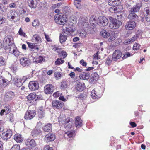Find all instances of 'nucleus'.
I'll return each mask as SVG.
<instances>
[{"mask_svg":"<svg viewBox=\"0 0 150 150\" xmlns=\"http://www.w3.org/2000/svg\"><path fill=\"white\" fill-rule=\"evenodd\" d=\"M54 20L57 24L64 25L66 23L67 17L63 14H58L54 16Z\"/></svg>","mask_w":150,"mask_h":150,"instance_id":"f257e3e1","label":"nucleus"},{"mask_svg":"<svg viewBox=\"0 0 150 150\" xmlns=\"http://www.w3.org/2000/svg\"><path fill=\"white\" fill-rule=\"evenodd\" d=\"M110 28L112 29H115L118 28L122 25L121 21L116 19L110 17Z\"/></svg>","mask_w":150,"mask_h":150,"instance_id":"f03ea898","label":"nucleus"},{"mask_svg":"<svg viewBox=\"0 0 150 150\" xmlns=\"http://www.w3.org/2000/svg\"><path fill=\"white\" fill-rule=\"evenodd\" d=\"M13 37L10 35H8L5 38L3 41V46L4 49H9L12 45H15L13 44Z\"/></svg>","mask_w":150,"mask_h":150,"instance_id":"7ed1b4c3","label":"nucleus"},{"mask_svg":"<svg viewBox=\"0 0 150 150\" xmlns=\"http://www.w3.org/2000/svg\"><path fill=\"white\" fill-rule=\"evenodd\" d=\"M7 18L10 20H14V21H18L20 19V16L18 13L12 10L10 11L8 13Z\"/></svg>","mask_w":150,"mask_h":150,"instance_id":"20e7f679","label":"nucleus"},{"mask_svg":"<svg viewBox=\"0 0 150 150\" xmlns=\"http://www.w3.org/2000/svg\"><path fill=\"white\" fill-rule=\"evenodd\" d=\"M98 25L104 26L107 25L108 23V19L105 17L100 16L98 18Z\"/></svg>","mask_w":150,"mask_h":150,"instance_id":"39448f33","label":"nucleus"},{"mask_svg":"<svg viewBox=\"0 0 150 150\" xmlns=\"http://www.w3.org/2000/svg\"><path fill=\"white\" fill-rule=\"evenodd\" d=\"M123 9L122 6L121 5L117 6H113L110 7L109 9V11L112 13H119L122 11Z\"/></svg>","mask_w":150,"mask_h":150,"instance_id":"423d86ee","label":"nucleus"},{"mask_svg":"<svg viewBox=\"0 0 150 150\" xmlns=\"http://www.w3.org/2000/svg\"><path fill=\"white\" fill-rule=\"evenodd\" d=\"M36 112L35 110H28L25 114L24 118L26 120H30L35 116Z\"/></svg>","mask_w":150,"mask_h":150,"instance_id":"0eeeda50","label":"nucleus"},{"mask_svg":"<svg viewBox=\"0 0 150 150\" xmlns=\"http://www.w3.org/2000/svg\"><path fill=\"white\" fill-rule=\"evenodd\" d=\"M25 144L26 146L31 149L35 147L37 144L35 141L31 139H28L26 140Z\"/></svg>","mask_w":150,"mask_h":150,"instance_id":"6e6552de","label":"nucleus"},{"mask_svg":"<svg viewBox=\"0 0 150 150\" xmlns=\"http://www.w3.org/2000/svg\"><path fill=\"white\" fill-rule=\"evenodd\" d=\"M29 88L30 90L34 91L38 89L39 84L36 81H31L29 83Z\"/></svg>","mask_w":150,"mask_h":150,"instance_id":"1a4fd4ad","label":"nucleus"},{"mask_svg":"<svg viewBox=\"0 0 150 150\" xmlns=\"http://www.w3.org/2000/svg\"><path fill=\"white\" fill-rule=\"evenodd\" d=\"M12 134V131L10 129H9L2 133L1 137L4 140H7L11 138Z\"/></svg>","mask_w":150,"mask_h":150,"instance_id":"9d476101","label":"nucleus"},{"mask_svg":"<svg viewBox=\"0 0 150 150\" xmlns=\"http://www.w3.org/2000/svg\"><path fill=\"white\" fill-rule=\"evenodd\" d=\"M20 64L23 67L29 66L30 63V60L27 57H22L20 59Z\"/></svg>","mask_w":150,"mask_h":150,"instance_id":"9b49d317","label":"nucleus"},{"mask_svg":"<svg viewBox=\"0 0 150 150\" xmlns=\"http://www.w3.org/2000/svg\"><path fill=\"white\" fill-rule=\"evenodd\" d=\"M54 90V86L51 84L46 85L44 87V92L46 94H51Z\"/></svg>","mask_w":150,"mask_h":150,"instance_id":"f8f14e48","label":"nucleus"},{"mask_svg":"<svg viewBox=\"0 0 150 150\" xmlns=\"http://www.w3.org/2000/svg\"><path fill=\"white\" fill-rule=\"evenodd\" d=\"M52 106L54 108L60 109L62 108L64 105L63 103L60 101L54 100L52 102Z\"/></svg>","mask_w":150,"mask_h":150,"instance_id":"ddd939ff","label":"nucleus"},{"mask_svg":"<svg viewBox=\"0 0 150 150\" xmlns=\"http://www.w3.org/2000/svg\"><path fill=\"white\" fill-rule=\"evenodd\" d=\"M9 49V52L13 54L15 56L17 57L19 55L20 52L17 50V47L15 45H12Z\"/></svg>","mask_w":150,"mask_h":150,"instance_id":"4468645a","label":"nucleus"},{"mask_svg":"<svg viewBox=\"0 0 150 150\" xmlns=\"http://www.w3.org/2000/svg\"><path fill=\"white\" fill-rule=\"evenodd\" d=\"M89 22L91 25L95 27L98 25V20L94 16H91L90 18Z\"/></svg>","mask_w":150,"mask_h":150,"instance_id":"2eb2a0df","label":"nucleus"},{"mask_svg":"<svg viewBox=\"0 0 150 150\" xmlns=\"http://www.w3.org/2000/svg\"><path fill=\"white\" fill-rule=\"evenodd\" d=\"M136 26V23L134 21H128L125 25V28L126 30H131L133 29Z\"/></svg>","mask_w":150,"mask_h":150,"instance_id":"dca6fc26","label":"nucleus"},{"mask_svg":"<svg viewBox=\"0 0 150 150\" xmlns=\"http://www.w3.org/2000/svg\"><path fill=\"white\" fill-rule=\"evenodd\" d=\"M122 53L119 50H116L112 54V59L114 61H116L119 59L122 56Z\"/></svg>","mask_w":150,"mask_h":150,"instance_id":"f3484780","label":"nucleus"},{"mask_svg":"<svg viewBox=\"0 0 150 150\" xmlns=\"http://www.w3.org/2000/svg\"><path fill=\"white\" fill-rule=\"evenodd\" d=\"M55 138L54 134L52 133H50L47 134L44 138V140L48 142L50 141H54Z\"/></svg>","mask_w":150,"mask_h":150,"instance_id":"a211bd4d","label":"nucleus"},{"mask_svg":"<svg viewBox=\"0 0 150 150\" xmlns=\"http://www.w3.org/2000/svg\"><path fill=\"white\" fill-rule=\"evenodd\" d=\"M85 87V84L83 83L77 82L75 84V88L78 91H81L84 89Z\"/></svg>","mask_w":150,"mask_h":150,"instance_id":"6ab92c4d","label":"nucleus"},{"mask_svg":"<svg viewBox=\"0 0 150 150\" xmlns=\"http://www.w3.org/2000/svg\"><path fill=\"white\" fill-rule=\"evenodd\" d=\"M15 97L14 93L12 91H9L6 93L4 99L6 101L11 100Z\"/></svg>","mask_w":150,"mask_h":150,"instance_id":"aec40b11","label":"nucleus"},{"mask_svg":"<svg viewBox=\"0 0 150 150\" xmlns=\"http://www.w3.org/2000/svg\"><path fill=\"white\" fill-rule=\"evenodd\" d=\"M144 14L146 20L150 22V8H146L144 9Z\"/></svg>","mask_w":150,"mask_h":150,"instance_id":"412c9836","label":"nucleus"},{"mask_svg":"<svg viewBox=\"0 0 150 150\" xmlns=\"http://www.w3.org/2000/svg\"><path fill=\"white\" fill-rule=\"evenodd\" d=\"M73 121L72 119L67 118L66 120L65 126L66 128H71L73 124Z\"/></svg>","mask_w":150,"mask_h":150,"instance_id":"4be33fe9","label":"nucleus"},{"mask_svg":"<svg viewBox=\"0 0 150 150\" xmlns=\"http://www.w3.org/2000/svg\"><path fill=\"white\" fill-rule=\"evenodd\" d=\"M42 134V131L40 128H35L33 129L31 133V135L33 137L40 136Z\"/></svg>","mask_w":150,"mask_h":150,"instance_id":"5701e85b","label":"nucleus"},{"mask_svg":"<svg viewBox=\"0 0 150 150\" xmlns=\"http://www.w3.org/2000/svg\"><path fill=\"white\" fill-rule=\"evenodd\" d=\"M27 3L31 8H35L37 7V2L36 0H28Z\"/></svg>","mask_w":150,"mask_h":150,"instance_id":"b1692460","label":"nucleus"},{"mask_svg":"<svg viewBox=\"0 0 150 150\" xmlns=\"http://www.w3.org/2000/svg\"><path fill=\"white\" fill-rule=\"evenodd\" d=\"M98 74L96 72H94L92 74L90 80V82L91 83H94L98 79Z\"/></svg>","mask_w":150,"mask_h":150,"instance_id":"393cba45","label":"nucleus"},{"mask_svg":"<svg viewBox=\"0 0 150 150\" xmlns=\"http://www.w3.org/2000/svg\"><path fill=\"white\" fill-rule=\"evenodd\" d=\"M90 77V74L89 73L83 72L81 73L80 75V78L83 80H88Z\"/></svg>","mask_w":150,"mask_h":150,"instance_id":"a878e982","label":"nucleus"},{"mask_svg":"<svg viewBox=\"0 0 150 150\" xmlns=\"http://www.w3.org/2000/svg\"><path fill=\"white\" fill-rule=\"evenodd\" d=\"M43 130L45 132H50L52 130V125L50 123H47L43 127Z\"/></svg>","mask_w":150,"mask_h":150,"instance_id":"bb28decb","label":"nucleus"},{"mask_svg":"<svg viewBox=\"0 0 150 150\" xmlns=\"http://www.w3.org/2000/svg\"><path fill=\"white\" fill-rule=\"evenodd\" d=\"M75 125L76 127H79L82 125V120L79 117H77L75 118Z\"/></svg>","mask_w":150,"mask_h":150,"instance_id":"cd10ccee","label":"nucleus"},{"mask_svg":"<svg viewBox=\"0 0 150 150\" xmlns=\"http://www.w3.org/2000/svg\"><path fill=\"white\" fill-rule=\"evenodd\" d=\"M121 1V0H109L108 3L109 5L114 6L118 5Z\"/></svg>","mask_w":150,"mask_h":150,"instance_id":"c85d7f7f","label":"nucleus"},{"mask_svg":"<svg viewBox=\"0 0 150 150\" xmlns=\"http://www.w3.org/2000/svg\"><path fill=\"white\" fill-rule=\"evenodd\" d=\"M43 58L42 56H40L34 57L33 59V62L35 63H40L43 60Z\"/></svg>","mask_w":150,"mask_h":150,"instance_id":"c756f323","label":"nucleus"},{"mask_svg":"<svg viewBox=\"0 0 150 150\" xmlns=\"http://www.w3.org/2000/svg\"><path fill=\"white\" fill-rule=\"evenodd\" d=\"M140 7V5L139 4H137L136 5L134 6L133 8L129 11L130 12H136L139 10Z\"/></svg>","mask_w":150,"mask_h":150,"instance_id":"7c9ffc66","label":"nucleus"},{"mask_svg":"<svg viewBox=\"0 0 150 150\" xmlns=\"http://www.w3.org/2000/svg\"><path fill=\"white\" fill-rule=\"evenodd\" d=\"M129 14L128 16V18L131 20H135L137 18L138 16L134 13L132 12H129Z\"/></svg>","mask_w":150,"mask_h":150,"instance_id":"2f4dec72","label":"nucleus"},{"mask_svg":"<svg viewBox=\"0 0 150 150\" xmlns=\"http://www.w3.org/2000/svg\"><path fill=\"white\" fill-rule=\"evenodd\" d=\"M14 139L17 142L20 143L23 140V138L19 134H16L14 137Z\"/></svg>","mask_w":150,"mask_h":150,"instance_id":"473e14b6","label":"nucleus"},{"mask_svg":"<svg viewBox=\"0 0 150 150\" xmlns=\"http://www.w3.org/2000/svg\"><path fill=\"white\" fill-rule=\"evenodd\" d=\"M100 34L104 38H107L110 35V33L104 29L101 30L100 32Z\"/></svg>","mask_w":150,"mask_h":150,"instance_id":"72a5a7b5","label":"nucleus"},{"mask_svg":"<svg viewBox=\"0 0 150 150\" xmlns=\"http://www.w3.org/2000/svg\"><path fill=\"white\" fill-rule=\"evenodd\" d=\"M74 31V29L70 27H67L66 29H63L62 32L65 33L67 35L70 34L71 32H72Z\"/></svg>","mask_w":150,"mask_h":150,"instance_id":"f704fd0d","label":"nucleus"},{"mask_svg":"<svg viewBox=\"0 0 150 150\" xmlns=\"http://www.w3.org/2000/svg\"><path fill=\"white\" fill-rule=\"evenodd\" d=\"M74 136V131H69L66 132L64 135V136L65 138L67 137H73Z\"/></svg>","mask_w":150,"mask_h":150,"instance_id":"c9c22d12","label":"nucleus"},{"mask_svg":"<svg viewBox=\"0 0 150 150\" xmlns=\"http://www.w3.org/2000/svg\"><path fill=\"white\" fill-rule=\"evenodd\" d=\"M64 33H63V34H61L60 35L59 40L61 43L65 42L67 38V36Z\"/></svg>","mask_w":150,"mask_h":150,"instance_id":"e433bc0d","label":"nucleus"},{"mask_svg":"<svg viewBox=\"0 0 150 150\" xmlns=\"http://www.w3.org/2000/svg\"><path fill=\"white\" fill-rule=\"evenodd\" d=\"M36 96V94L35 93H32L29 94L27 96V98L29 100H32L35 98Z\"/></svg>","mask_w":150,"mask_h":150,"instance_id":"4c0bfd02","label":"nucleus"},{"mask_svg":"<svg viewBox=\"0 0 150 150\" xmlns=\"http://www.w3.org/2000/svg\"><path fill=\"white\" fill-rule=\"evenodd\" d=\"M32 39L35 40L36 42H41L42 40L41 38L39 35L36 34H35L33 36Z\"/></svg>","mask_w":150,"mask_h":150,"instance_id":"58836bf2","label":"nucleus"},{"mask_svg":"<svg viewBox=\"0 0 150 150\" xmlns=\"http://www.w3.org/2000/svg\"><path fill=\"white\" fill-rule=\"evenodd\" d=\"M6 64V59L2 56L0 57V66H5Z\"/></svg>","mask_w":150,"mask_h":150,"instance_id":"ea45409f","label":"nucleus"},{"mask_svg":"<svg viewBox=\"0 0 150 150\" xmlns=\"http://www.w3.org/2000/svg\"><path fill=\"white\" fill-rule=\"evenodd\" d=\"M9 82V81L5 79L0 78V85L3 84V85L6 86Z\"/></svg>","mask_w":150,"mask_h":150,"instance_id":"a19ab883","label":"nucleus"},{"mask_svg":"<svg viewBox=\"0 0 150 150\" xmlns=\"http://www.w3.org/2000/svg\"><path fill=\"white\" fill-rule=\"evenodd\" d=\"M81 0H75L74 3L77 8L80 9L81 8Z\"/></svg>","mask_w":150,"mask_h":150,"instance_id":"79ce46f5","label":"nucleus"},{"mask_svg":"<svg viewBox=\"0 0 150 150\" xmlns=\"http://www.w3.org/2000/svg\"><path fill=\"white\" fill-rule=\"evenodd\" d=\"M23 82L21 81V79H19V78L17 79L15 83V84L16 86L17 87H21L23 84Z\"/></svg>","mask_w":150,"mask_h":150,"instance_id":"37998d69","label":"nucleus"},{"mask_svg":"<svg viewBox=\"0 0 150 150\" xmlns=\"http://www.w3.org/2000/svg\"><path fill=\"white\" fill-rule=\"evenodd\" d=\"M91 96L92 98L93 99H96L98 97V95H97V93L96 92V91H95V90H93L91 91Z\"/></svg>","mask_w":150,"mask_h":150,"instance_id":"c03bdc74","label":"nucleus"},{"mask_svg":"<svg viewBox=\"0 0 150 150\" xmlns=\"http://www.w3.org/2000/svg\"><path fill=\"white\" fill-rule=\"evenodd\" d=\"M87 33L84 30H81L79 33V36L82 38H85L86 37Z\"/></svg>","mask_w":150,"mask_h":150,"instance_id":"a18cd8bd","label":"nucleus"},{"mask_svg":"<svg viewBox=\"0 0 150 150\" xmlns=\"http://www.w3.org/2000/svg\"><path fill=\"white\" fill-rule=\"evenodd\" d=\"M69 21L71 23H76L77 22V18L74 16H71L70 17Z\"/></svg>","mask_w":150,"mask_h":150,"instance_id":"49530a36","label":"nucleus"},{"mask_svg":"<svg viewBox=\"0 0 150 150\" xmlns=\"http://www.w3.org/2000/svg\"><path fill=\"white\" fill-rule=\"evenodd\" d=\"M112 59L111 56H109L106 60V64L108 65H110L111 63Z\"/></svg>","mask_w":150,"mask_h":150,"instance_id":"de8ad7c7","label":"nucleus"},{"mask_svg":"<svg viewBox=\"0 0 150 150\" xmlns=\"http://www.w3.org/2000/svg\"><path fill=\"white\" fill-rule=\"evenodd\" d=\"M66 120L65 119V116L64 115H60L58 118V121L59 122L62 123H63V122H64V120Z\"/></svg>","mask_w":150,"mask_h":150,"instance_id":"09e8293b","label":"nucleus"},{"mask_svg":"<svg viewBox=\"0 0 150 150\" xmlns=\"http://www.w3.org/2000/svg\"><path fill=\"white\" fill-rule=\"evenodd\" d=\"M39 22L38 20L35 19L32 22V25L34 27L39 26Z\"/></svg>","mask_w":150,"mask_h":150,"instance_id":"8fccbe9b","label":"nucleus"},{"mask_svg":"<svg viewBox=\"0 0 150 150\" xmlns=\"http://www.w3.org/2000/svg\"><path fill=\"white\" fill-rule=\"evenodd\" d=\"M67 87L66 82L65 81H63L60 84V87L62 88L65 89L67 88Z\"/></svg>","mask_w":150,"mask_h":150,"instance_id":"3c124183","label":"nucleus"},{"mask_svg":"<svg viewBox=\"0 0 150 150\" xmlns=\"http://www.w3.org/2000/svg\"><path fill=\"white\" fill-rule=\"evenodd\" d=\"M64 62V60H62L60 59H58L57 61L55 62V64L57 65H60Z\"/></svg>","mask_w":150,"mask_h":150,"instance_id":"603ef678","label":"nucleus"},{"mask_svg":"<svg viewBox=\"0 0 150 150\" xmlns=\"http://www.w3.org/2000/svg\"><path fill=\"white\" fill-rule=\"evenodd\" d=\"M140 45L138 43H136L134 45L133 49L134 50H137L139 48Z\"/></svg>","mask_w":150,"mask_h":150,"instance_id":"864d4df0","label":"nucleus"},{"mask_svg":"<svg viewBox=\"0 0 150 150\" xmlns=\"http://www.w3.org/2000/svg\"><path fill=\"white\" fill-rule=\"evenodd\" d=\"M11 149L13 150H20V146L19 145L15 144L13 145Z\"/></svg>","mask_w":150,"mask_h":150,"instance_id":"5fc2aeb1","label":"nucleus"},{"mask_svg":"<svg viewBox=\"0 0 150 150\" xmlns=\"http://www.w3.org/2000/svg\"><path fill=\"white\" fill-rule=\"evenodd\" d=\"M54 76L57 79H59L61 77V74L59 72H56L54 74Z\"/></svg>","mask_w":150,"mask_h":150,"instance_id":"6e6d98bb","label":"nucleus"},{"mask_svg":"<svg viewBox=\"0 0 150 150\" xmlns=\"http://www.w3.org/2000/svg\"><path fill=\"white\" fill-rule=\"evenodd\" d=\"M59 55L63 57V58H65L67 56L66 52L64 51H61V52L59 53Z\"/></svg>","mask_w":150,"mask_h":150,"instance_id":"4d7b16f0","label":"nucleus"},{"mask_svg":"<svg viewBox=\"0 0 150 150\" xmlns=\"http://www.w3.org/2000/svg\"><path fill=\"white\" fill-rule=\"evenodd\" d=\"M131 53H130L129 52H127L125 53V54H124V56L122 57V59H124L125 58L129 57L131 56Z\"/></svg>","mask_w":150,"mask_h":150,"instance_id":"13d9d810","label":"nucleus"},{"mask_svg":"<svg viewBox=\"0 0 150 150\" xmlns=\"http://www.w3.org/2000/svg\"><path fill=\"white\" fill-rule=\"evenodd\" d=\"M29 77L28 76H23L22 78H20L19 79H21V81L23 82V83Z\"/></svg>","mask_w":150,"mask_h":150,"instance_id":"bf43d9fd","label":"nucleus"},{"mask_svg":"<svg viewBox=\"0 0 150 150\" xmlns=\"http://www.w3.org/2000/svg\"><path fill=\"white\" fill-rule=\"evenodd\" d=\"M4 108V111L6 112V114H7L10 112V111L9 105L5 106Z\"/></svg>","mask_w":150,"mask_h":150,"instance_id":"052dcab7","label":"nucleus"},{"mask_svg":"<svg viewBox=\"0 0 150 150\" xmlns=\"http://www.w3.org/2000/svg\"><path fill=\"white\" fill-rule=\"evenodd\" d=\"M6 18L0 16V25L5 23L6 21Z\"/></svg>","mask_w":150,"mask_h":150,"instance_id":"680f3d73","label":"nucleus"},{"mask_svg":"<svg viewBox=\"0 0 150 150\" xmlns=\"http://www.w3.org/2000/svg\"><path fill=\"white\" fill-rule=\"evenodd\" d=\"M18 33L20 35L24 37L25 36V33L23 31L21 28H20L18 32Z\"/></svg>","mask_w":150,"mask_h":150,"instance_id":"e2e57ef3","label":"nucleus"},{"mask_svg":"<svg viewBox=\"0 0 150 150\" xmlns=\"http://www.w3.org/2000/svg\"><path fill=\"white\" fill-rule=\"evenodd\" d=\"M45 113L44 112H38V116L40 118H43L45 116Z\"/></svg>","mask_w":150,"mask_h":150,"instance_id":"0e129e2a","label":"nucleus"},{"mask_svg":"<svg viewBox=\"0 0 150 150\" xmlns=\"http://www.w3.org/2000/svg\"><path fill=\"white\" fill-rule=\"evenodd\" d=\"M138 37L137 35H134V36L132 37V38L129 39L131 41V42L132 43L134 41H135Z\"/></svg>","mask_w":150,"mask_h":150,"instance_id":"69168bd1","label":"nucleus"},{"mask_svg":"<svg viewBox=\"0 0 150 150\" xmlns=\"http://www.w3.org/2000/svg\"><path fill=\"white\" fill-rule=\"evenodd\" d=\"M44 150H53V149L52 147H50L49 145H46L44 146Z\"/></svg>","mask_w":150,"mask_h":150,"instance_id":"338daca9","label":"nucleus"},{"mask_svg":"<svg viewBox=\"0 0 150 150\" xmlns=\"http://www.w3.org/2000/svg\"><path fill=\"white\" fill-rule=\"evenodd\" d=\"M60 94L59 91H57L53 94V96L54 97L57 98L59 97Z\"/></svg>","mask_w":150,"mask_h":150,"instance_id":"774afa93","label":"nucleus"}]
</instances>
